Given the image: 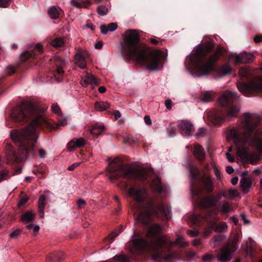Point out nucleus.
<instances>
[{"label":"nucleus","instance_id":"f257e3e1","mask_svg":"<svg viewBox=\"0 0 262 262\" xmlns=\"http://www.w3.org/2000/svg\"><path fill=\"white\" fill-rule=\"evenodd\" d=\"M108 176L111 181H117V185L138 204L137 209L139 212L136 220L147 230L145 234L134 231L131 239L127 243L126 246L132 254V258L136 259V256L150 253L154 261L173 262L177 257V253L171 250L173 243L161 235L162 228L160 224L151 223L153 217L168 220L169 209L165 207L162 198L158 202L149 197L145 187H141L140 185L129 187L128 181H146L147 172L133 168L116 158L109 164Z\"/></svg>","mask_w":262,"mask_h":262},{"label":"nucleus","instance_id":"f03ea898","mask_svg":"<svg viewBox=\"0 0 262 262\" xmlns=\"http://www.w3.org/2000/svg\"><path fill=\"white\" fill-rule=\"evenodd\" d=\"M43 111L31 102L24 103L12 111L10 117L13 122L19 125L27 122L29 124L21 129H14L10 132L12 141L18 146V151H15L12 145H8L7 157L10 162L18 163L29 157H33L36 155L37 128L52 130L66 124L67 120L61 119L55 127L43 117Z\"/></svg>","mask_w":262,"mask_h":262},{"label":"nucleus","instance_id":"7ed1b4c3","mask_svg":"<svg viewBox=\"0 0 262 262\" xmlns=\"http://www.w3.org/2000/svg\"><path fill=\"white\" fill-rule=\"evenodd\" d=\"M140 36L135 30L129 29L124 33L121 43L123 58L128 61L134 59L138 64L152 71L162 67L163 52L157 50L149 51V48L140 43Z\"/></svg>","mask_w":262,"mask_h":262},{"label":"nucleus","instance_id":"20e7f679","mask_svg":"<svg viewBox=\"0 0 262 262\" xmlns=\"http://www.w3.org/2000/svg\"><path fill=\"white\" fill-rule=\"evenodd\" d=\"M222 55L220 47L214 50V47L208 46L205 48H199L195 53L186 57L185 63L192 67L194 73L198 76L207 75L215 71L220 76H225L231 73L233 69L228 64H225L216 68L215 64Z\"/></svg>","mask_w":262,"mask_h":262},{"label":"nucleus","instance_id":"39448f33","mask_svg":"<svg viewBox=\"0 0 262 262\" xmlns=\"http://www.w3.org/2000/svg\"><path fill=\"white\" fill-rule=\"evenodd\" d=\"M242 122V130L232 128L227 133V138L232 140L238 148L244 147L247 144L254 145L262 152V127L259 126L260 120L249 113H245Z\"/></svg>","mask_w":262,"mask_h":262},{"label":"nucleus","instance_id":"423d86ee","mask_svg":"<svg viewBox=\"0 0 262 262\" xmlns=\"http://www.w3.org/2000/svg\"><path fill=\"white\" fill-rule=\"evenodd\" d=\"M188 167L191 177L190 190L192 195L199 198L203 189L207 192H212L214 186L211 178L206 175L201 176L197 166L189 164Z\"/></svg>","mask_w":262,"mask_h":262},{"label":"nucleus","instance_id":"0eeeda50","mask_svg":"<svg viewBox=\"0 0 262 262\" xmlns=\"http://www.w3.org/2000/svg\"><path fill=\"white\" fill-rule=\"evenodd\" d=\"M218 209L207 210L205 212L201 214L193 213L190 217L192 223L196 226L206 223L209 228V232L212 230L215 231L222 232L227 228L225 222H220L217 224L219 220Z\"/></svg>","mask_w":262,"mask_h":262},{"label":"nucleus","instance_id":"6e6552de","mask_svg":"<svg viewBox=\"0 0 262 262\" xmlns=\"http://www.w3.org/2000/svg\"><path fill=\"white\" fill-rule=\"evenodd\" d=\"M238 97L236 92L229 90L226 91L220 97L219 102L226 111L228 117H237V114L239 111V107L236 104Z\"/></svg>","mask_w":262,"mask_h":262},{"label":"nucleus","instance_id":"1a4fd4ad","mask_svg":"<svg viewBox=\"0 0 262 262\" xmlns=\"http://www.w3.org/2000/svg\"><path fill=\"white\" fill-rule=\"evenodd\" d=\"M237 87L239 91L244 96H252L262 91V82L261 83L254 81H251L249 82H238Z\"/></svg>","mask_w":262,"mask_h":262},{"label":"nucleus","instance_id":"9d476101","mask_svg":"<svg viewBox=\"0 0 262 262\" xmlns=\"http://www.w3.org/2000/svg\"><path fill=\"white\" fill-rule=\"evenodd\" d=\"M222 196L224 198H229L228 191L226 190L219 191L215 195H209L205 196L199 202L200 207L206 208L209 206H215L217 205L221 206L222 202L221 201Z\"/></svg>","mask_w":262,"mask_h":262},{"label":"nucleus","instance_id":"9b49d317","mask_svg":"<svg viewBox=\"0 0 262 262\" xmlns=\"http://www.w3.org/2000/svg\"><path fill=\"white\" fill-rule=\"evenodd\" d=\"M51 61H53L55 69L51 73V77L54 76L57 82H60L64 74L63 69L66 66L65 61L59 56L53 57Z\"/></svg>","mask_w":262,"mask_h":262},{"label":"nucleus","instance_id":"f8f14e48","mask_svg":"<svg viewBox=\"0 0 262 262\" xmlns=\"http://www.w3.org/2000/svg\"><path fill=\"white\" fill-rule=\"evenodd\" d=\"M206 117L211 124L217 126H221L225 119L224 113L216 109L208 111L206 114Z\"/></svg>","mask_w":262,"mask_h":262},{"label":"nucleus","instance_id":"ddd939ff","mask_svg":"<svg viewBox=\"0 0 262 262\" xmlns=\"http://www.w3.org/2000/svg\"><path fill=\"white\" fill-rule=\"evenodd\" d=\"M234 252V251L225 245L221 248L216 254L217 262H229Z\"/></svg>","mask_w":262,"mask_h":262},{"label":"nucleus","instance_id":"4468645a","mask_svg":"<svg viewBox=\"0 0 262 262\" xmlns=\"http://www.w3.org/2000/svg\"><path fill=\"white\" fill-rule=\"evenodd\" d=\"M43 53L42 47L37 43L35 45L33 50L23 53L20 56V60L23 62L29 61L30 59H37L38 55Z\"/></svg>","mask_w":262,"mask_h":262},{"label":"nucleus","instance_id":"2eb2a0df","mask_svg":"<svg viewBox=\"0 0 262 262\" xmlns=\"http://www.w3.org/2000/svg\"><path fill=\"white\" fill-rule=\"evenodd\" d=\"M150 186L154 192L158 194L166 193V186L162 183L161 180L158 177L155 178L152 180L150 184Z\"/></svg>","mask_w":262,"mask_h":262},{"label":"nucleus","instance_id":"dca6fc26","mask_svg":"<svg viewBox=\"0 0 262 262\" xmlns=\"http://www.w3.org/2000/svg\"><path fill=\"white\" fill-rule=\"evenodd\" d=\"M219 202H222L221 206L217 205L215 206H209L206 208L200 207L203 210L202 212H205L207 210L211 209H218L219 212H221L222 214H225L229 213L231 209V207L230 206L229 203L225 201H219Z\"/></svg>","mask_w":262,"mask_h":262},{"label":"nucleus","instance_id":"f3484780","mask_svg":"<svg viewBox=\"0 0 262 262\" xmlns=\"http://www.w3.org/2000/svg\"><path fill=\"white\" fill-rule=\"evenodd\" d=\"M178 127L183 136H190L194 131L193 125L189 121H182Z\"/></svg>","mask_w":262,"mask_h":262},{"label":"nucleus","instance_id":"a211bd4d","mask_svg":"<svg viewBox=\"0 0 262 262\" xmlns=\"http://www.w3.org/2000/svg\"><path fill=\"white\" fill-rule=\"evenodd\" d=\"M89 56V53L82 50H79L75 55V59L76 63L78 65L79 67L82 69L86 68V64L85 59Z\"/></svg>","mask_w":262,"mask_h":262},{"label":"nucleus","instance_id":"6ab92c4d","mask_svg":"<svg viewBox=\"0 0 262 262\" xmlns=\"http://www.w3.org/2000/svg\"><path fill=\"white\" fill-rule=\"evenodd\" d=\"M254 56L251 53L244 52L241 55H237L235 58L236 63H249L253 61Z\"/></svg>","mask_w":262,"mask_h":262},{"label":"nucleus","instance_id":"aec40b11","mask_svg":"<svg viewBox=\"0 0 262 262\" xmlns=\"http://www.w3.org/2000/svg\"><path fill=\"white\" fill-rule=\"evenodd\" d=\"M99 80L93 75H88L83 77L80 82V84L83 87H86L89 84L91 85L92 89H94V85H98Z\"/></svg>","mask_w":262,"mask_h":262},{"label":"nucleus","instance_id":"412c9836","mask_svg":"<svg viewBox=\"0 0 262 262\" xmlns=\"http://www.w3.org/2000/svg\"><path fill=\"white\" fill-rule=\"evenodd\" d=\"M193 154L195 158L199 161L203 162L206 157V154L203 147L199 145L195 144L193 150Z\"/></svg>","mask_w":262,"mask_h":262},{"label":"nucleus","instance_id":"4be33fe9","mask_svg":"<svg viewBox=\"0 0 262 262\" xmlns=\"http://www.w3.org/2000/svg\"><path fill=\"white\" fill-rule=\"evenodd\" d=\"M48 14L53 19H56L63 14L61 9L57 6H51L48 11Z\"/></svg>","mask_w":262,"mask_h":262},{"label":"nucleus","instance_id":"5701e85b","mask_svg":"<svg viewBox=\"0 0 262 262\" xmlns=\"http://www.w3.org/2000/svg\"><path fill=\"white\" fill-rule=\"evenodd\" d=\"M85 144V140L83 138L74 139L67 144L70 150H74L75 148L83 146Z\"/></svg>","mask_w":262,"mask_h":262},{"label":"nucleus","instance_id":"b1692460","mask_svg":"<svg viewBox=\"0 0 262 262\" xmlns=\"http://www.w3.org/2000/svg\"><path fill=\"white\" fill-rule=\"evenodd\" d=\"M62 252H55L51 253L46 257V262H60L63 258Z\"/></svg>","mask_w":262,"mask_h":262},{"label":"nucleus","instance_id":"393cba45","mask_svg":"<svg viewBox=\"0 0 262 262\" xmlns=\"http://www.w3.org/2000/svg\"><path fill=\"white\" fill-rule=\"evenodd\" d=\"M118 25L115 23H111L108 25H102L100 26L101 32L106 34L108 31H114L117 29Z\"/></svg>","mask_w":262,"mask_h":262},{"label":"nucleus","instance_id":"a878e982","mask_svg":"<svg viewBox=\"0 0 262 262\" xmlns=\"http://www.w3.org/2000/svg\"><path fill=\"white\" fill-rule=\"evenodd\" d=\"M34 217L35 214L32 211L30 210L22 214L20 216V219L23 222L27 223L33 222L34 220Z\"/></svg>","mask_w":262,"mask_h":262},{"label":"nucleus","instance_id":"bb28decb","mask_svg":"<svg viewBox=\"0 0 262 262\" xmlns=\"http://www.w3.org/2000/svg\"><path fill=\"white\" fill-rule=\"evenodd\" d=\"M257 250L256 248L253 245H247L245 252L247 256H249L251 259H253L257 253Z\"/></svg>","mask_w":262,"mask_h":262},{"label":"nucleus","instance_id":"cd10ccee","mask_svg":"<svg viewBox=\"0 0 262 262\" xmlns=\"http://www.w3.org/2000/svg\"><path fill=\"white\" fill-rule=\"evenodd\" d=\"M104 129L105 127L104 125L99 123H96L91 128V132L93 135L99 136L104 130Z\"/></svg>","mask_w":262,"mask_h":262},{"label":"nucleus","instance_id":"c85d7f7f","mask_svg":"<svg viewBox=\"0 0 262 262\" xmlns=\"http://www.w3.org/2000/svg\"><path fill=\"white\" fill-rule=\"evenodd\" d=\"M110 105V103L107 102H96L95 103V108L98 111H103L108 108Z\"/></svg>","mask_w":262,"mask_h":262},{"label":"nucleus","instance_id":"c756f323","mask_svg":"<svg viewBox=\"0 0 262 262\" xmlns=\"http://www.w3.org/2000/svg\"><path fill=\"white\" fill-rule=\"evenodd\" d=\"M64 44V38L61 37L56 38L51 42V45L54 47L59 48L62 47Z\"/></svg>","mask_w":262,"mask_h":262},{"label":"nucleus","instance_id":"7c9ffc66","mask_svg":"<svg viewBox=\"0 0 262 262\" xmlns=\"http://www.w3.org/2000/svg\"><path fill=\"white\" fill-rule=\"evenodd\" d=\"M240 184L244 191H245L246 189H248L251 185L250 181L246 178H243L240 181Z\"/></svg>","mask_w":262,"mask_h":262},{"label":"nucleus","instance_id":"2f4dec72","mask_svg":"<svg viewBox=\"0 0 262 262\" xmlns=\"http://www.w3.org/2000/svg\"><path fill=\"white\" fill-rule=\"evenodd\" d=\"M238 241V235L235 234L231 243H228L226 245L228 246L233 251H235L237 249L236 244Z\"/></svg>","mask_w":262,"mask_h":262},{"label":"nucleus","instance_id":"473e14b6","mask_svg":"<svg viewBox=\"0 0 262 262\" xmlns=\"http://www.w3.org/2000/svg\"><path fill=\"white\" fill-rule=\"evenodd\" d=\"M97 13L100 15H105L108 13V9L105 6L100 5L97 8Z\"/></svg>","mask_w":262,"mask_h":262},{"label":"nucleus","instance_id":"72a5a7b5","mask_svg":"<svg viewBox=\"0 0 262 262\" xmlns=\"http://www.w3.org/2000/svg\"><path fill=\"white\" fill-rule=\"evenodd\" d=\"M137 142V140L134 137L128 136L127 138H124L123 142L128 145H132Z\"/></svg>","mask_w":262,"mask_h":262},{"label":"nucleus","instance_id":"f704fd0d","mask_svg":"<svg viewBox=\"0 0 262 262\" xmlns=\"http://www.w3.org/2000/svg\"><path fill=\"white\" fill-rule=\"evenodd\" d=\"M46 200V196L44 195H41L39 196L38 201V208H45Z\"/></svg>","mask_w":262,"mask_h":262},{"label":"nucleus","instance_id":"c9c22d12","mask_svg":"<svg viewBox=\"0 0 262 262\" xmlns=\"http://www.w3.org/2000/svg\"><path fill=\"white\" fill-rule=\"evenodd\" d=\"M241 77L243 79H247L249 76V72L247 69L241 68L238 72Z\"/></svg>","mask_w":262,"mask_h":262},{"label":"nucleus","instance_id":"e433bc0d","mask_svg":"<svg viewBox=\"0 0 262 262\" xmlns=\"http://www.w3.org/2000/svg\"><path fill=\"white\" fill-rule=\"evenodd\" d=\"M9 171L7 170H3L0 171V182L7 180L9 178Z\"/></svg>","mask_w":262,"mask_h":262},{"label":"nucleus","instance_id":"4c0bfd02","mask_svg":"<svg viewBox=\"0 0 262 262\" xmlns=\"http://www.w3.org/2000/svg\"><path fill=\"white\" fill-rule=\"evenodd\" d=\"M28 198L26 196H23L21 198L17 204L18 208H21L25 207L26 206V203L28 201Z\"/></svg>","mask_w":262,"mask_h":262},{"label":"nucleus","instance_id":"58836bf2","mask_svg":"<svg viewBox=\"0 0 262 262\" xmlns=\"http://www.w3.org/2000/svg\"><path fill=\"white\" fill-rule=\"evenodd\" d=\"M213 99V95L210 92L204 93L202 95V99L204 101H210Z\"/></svg>","mask_w":262,"mask_h":262},{"label":"nucleus","instance_id":"ea45409f","mask_svg":"<svg viewBox=\"0 0 262 262\" xmlns=\"http://www.w3.org/2000/svg\"><path fill=\"white\" fill-rule=\"evenodd\" d=\"M167 133L170 137H172L176 135V128L170 125L167 128Z\"/></svg>","mask_w":262,"mask_h":262},{"label":"nucleus","instance_id":"a19ab883","mask_svg":"<svg viewBox=\"0 0 262 262\" xmlns=\"http://www.w3.org/2000/svg\"><path fill=\"white\" fill-rule=\"evenodd\" d=\"M16 71V68L14 66H9L6 70V73L7 75L11 76L14 74Z\"/></svg>","mask_w":262,"mask_h":262},{"label":"nucleus","instance_id":"79ce46f5","mask_svg":"<svg viewBox=\"0 0 262 262\" xmlns=\"http://www.w3.org/2000/svg\"><path fill=\"white\" fill-rule=\"evenodd\" d=\"M52 110L53 112L57 114L58 115H60L61 114V111L59 106L57 105V104H53L52 106Z\"/></svg>","mask_w":262,"mask_h":262},{"label":"nucleus","instance_id":"37998d69","mask_svg":"<svg viewBox=\"0 0 262 262\" xmlns=\"http://www.w3.org/2000/svg\"><path fill=\"white\" fill-rule=\"evenodd\" d=\"M229 198H235L238 195L237 191L235 189H230L228 190Z\"/></svg>","mask_w":262,"mask_h":262},{"label":"nucleus","instance_id":"c03bdc74","mask_svg":"<svg viewBox=\"0 0 262 262\" xmlns=\"http://www.w3.org/2000/svg\"><path fill=\"white\" fill-rule=\"evenodd\" d=\"M120 233L119 232V233H116V232H112L111 233H110L108 236L109 242L108 244H110L112 243L114 239Z\"/></svg>","mask_w":262,"mask_h":262},{"label":"nucleus","instance_id":"a18cd8bd","mask_svg":"<svg viewBox=\"0 0 262 262\" xmlns=\"http://www.w3.org/2000/svg\"><path fill=\"white\" fill-rule=\"evenodd\" d=\"M205 135V129L203 128H200L199 130L195 134V137L199 138L200 137L204 136Z\"/></svg>","mask_w":262,"mask_h":262},{"label":"nucleus","instance_id":"49530a36","mask_svg":"<svg viewBox=\"0 0 262 262\" xmlns=\"http://www.w3.org/2000/svg\"><path fill=\"white\" fill-rule=\"evenodd\" d=\"M11 2V0H0V7L7 8Z\"/></svg>","mask_w":262,"mask_h":262},{"label":"nucleus","instance_id":"de8ad7c7","mask_svg":"<svg viewBox=\"0 0 262 262\" xmlns=\"http://www.w3.org/2000/svg\"><path fill=\"white\" fill-rule=\"evenodd\" d=\"M214 255L209 254H205L202 258L203 262H207L212 260L214 258Z\"/></svg>","mask_w":262,"mask_h":262},{"label":"nucleus","instance_id":"09e8293b","mask_svg":"<svg viewBox=\"0 0 262 262\" xmlns=\"http://www.w3.org/2000/svg\"><path fill=\"white\" fill-rule=\"evenodd\" d=\"M20 233V230H15L10 234V237L11 238H16L19 235Z\"/></svg>","mask_w":262,"mask_h":262},{"label":"nucleus","instance_id":"8fccbe9b","mask_svg":"<svg viewBox=\"0 0 262 262\" xmlns=\"http://www.w3.org/2000/svg\"><path fill=\"white\" fill-rule=\"evenodd\" d=\"M77 207L78 208H82L85 205V201L82 199H80L77 201Z\"/></svg>","mask_w":262,"mask_h":262},{"label":"nucleus","instance_id":"3c124183","mask_svg":"<svg viewBox=\"0 0 262 262\" xmlns=\"http://www.w3.org/2000/svg\"><path fill=\"white\" fill-rule=\"evenodd\" d=\"M224 238V237L223 235L220 234L214 236L213 239L214 241V242L219 243L221 242H222Z\"/></svg>","mask_w":262,"mask_h":262},{"label":"nucleus","instance_id":"603ef678","mask_svg":"<svg viewBox=\"0 0 262 262\" xmlns=\"http://www.w3.org/2000/svg\"><path fill=\"white\" fill-rule=\"evenodd\" d=\"M38 152L39 158H45L46 157L47 152L45 149L40 148L38 149Z\"/></svg>","mask_w":262,"mask_h":262},{"label":"nucleus","instance_id":"864d4df0","mask_svg":"<svg viewBox=\"0 0 262 262\" xmlns=\"http://www.w3.org/2000/svg\"><path fill=\"white\" fill-rule=\"evenodd\" d=\"M172 103V101L169 99H166L165 101V106L168 110L171 109Z\"/></svg>","mask_w":262,"mask_h":262},{"label":"nucleus","instance_id":"5fc2aeb1","mask_svg":"<svg viewBox=\"0 0 262 262\" xmlns=\"http://www.w3.org/2000/svg\"><path fill=\"white\" fill-rule=\"evenodd\" d=\"M187 233L188 235H190L192 237H195L198 235L199 232L196 230H188L187 231Z\"/></svg>","mask_w":262,"mask_h":262},{"label":"nucleus","instance_id":"6e6d98bb","mask_svg":"<svg viewBox=\"0 0 262 262\" xmlns=\"http://www.w3.org/2000/svg\"><path fill=\"white\" fill-rule=\"evenodd\" d=\"M71 4L72 5L74 6L75 7L78 8H80L82 7V4H81L80 3L78 2L75 0H72Z\"/></svg>","mask_w":262,"mask_h":262},{"label":"nucleus","instance_id":"4d7b16f0","mask_svg":"<svg viewBox=\"0 0 262 262\" xmlns=\"http://www.w3.org/2000/svg\"><path fill=\"white\" fill-rule=\"evenodd\" d=\"M79 165H80V163H75L72 164L71 165H70V166H69V167L68 168V170H69L70 171H72V170H74V169L76 167H77V166H78Z\"/></svg>","mask_w":262,"mask_h":262},{"label":"nucleus","instance_id":"13d9d810","mask_svg":"<svg viewBox=\"0 0 262 262\" xmlns=\"http://www.w3.org/2000/svg\"><path fill=\"white\" fill-rule=\"evenodd\" d=\"M226 157L227 158V159L230 161V162H234L235 161V159H234V158L233 156H232L229 152L226 153Z\"/></svg>","mask_w":262,"mask_h":262},{"label":"nucleus","instance_id":"bf43d9fd","mask_svg":"<svg viewBox=\"0 0 262 262\" xmlns=\"http://www.w3.org/2000/svg\"><path fill=\"white\" fill-rule=\"evenodd\" d=\"M254 40L256 43H259L262 41V35H256L254 38Z\"/></svg>","mask_w":262,"mask_h":262},{"label":"nucleus","instance_id":"052dcab7","mask_svg":"<svg viewBox=\"0 0 262 262\" xmlns=\"http://www.w3.org/2000/svg\"><path fill=\"white\" fill-rule=\"evenodd\" d=\"M144 121L147 125H151V120L150 119V118L149 116H145L144 117Z\"/></svg>","mask_w":262,"mask_h":262},{"label":"nucleus","instance_id":"680f3d73","mask_svg":"<svg viewBox=\"0 0 262 262\" xmlns=\"http://www.w3.org/2000/svg\"><path fill=\"white\" fill-rule=\"evenodd\" d=\"M202 239L200 238L195 239L193 241V245L194 246H197L201 244Z\"/></svg>","mask_w":262,"mask_h":262},{"label":"nucleus","instance_id":"e2e57ef3","mask_svg":"<svg viewBox=\"0 0 262 262\" xmlns=\"http://www.w3.org/2000/svg\"><path fill=\"white\" fill-rule=\"evenodd\" d=\"M226 172L229 174H231L234 171V169L231 166H228L226 169Z\"/></svg>","mask_w":262,"mask_h":262},{"label":"nucleus","instance_id":"0e129e2a","mask_svg":"<svg viewBox=\"0 0 262 262\" xmlns=\"http://www.w3.org/2000/svg\"><path fill=\"white\" fill-rule=\"evenodd\" d=\"M103 46V43L102 41L97 42L95 45V48L96 49H101Z\"/></svg>","mask_w":262,"mask_h":262},{"label":"nucleus","instance_id":"69168bd1","mask_svg":"<svg viewBox=\"0 0 262 262\" xmlns=\"http://www.w3.org/2000/svg\"><path fill=\"white\" fill-rule=\"evenodd\" d=\"M176 242L178 245H180L182 247H185L187 246V244L185 242H181L178 239L177 240Z\"/></svg>","mask_w":262,"mask_h":262},{"label":"nucleus","instance_id":"338daca9","mask_svg":"<svg viewBox=\"0 0 262 262\" xmlns=\"http://www.w3.org/2000/svg\"><path fill=\"white\" fill-rule=\"evenodd\" d=\"M242 220L244 221L245 224H247L249 223V221L246 218V216L244 214H241Z\"/></svg>","mask_w":262,"mask_h":262},{"label":"nucleus","instance_id":"774afa93","mask_svg":"<svg viewBox=\"0 0 262 262\" xmlns=\"http://www.w3.org/2000/svg\"><path fill=\"white\" fill-rule=\"evenodd\" d=\"M238 179L236 177H234L231 179V183L233 185H236L238 183Z\"/></svg>","mask_w":262,"mask_h":262}]
</instances>
